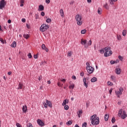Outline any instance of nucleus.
<instances>
[{"label": "nucleus", "instance_id": "35", "mask_svg": "<svg viewBox=\"0 0 127 127\" xmlns=\"http://www.w3.org/2000/svg\"><path fill=\"white\" fill-rule=\"evenodd\" d=\"M43 106L45 107V109H47V108H48L47 103H45V102H44V103H43Z\"/></svg>", "mask_w": 127, "mask_h": 127}, {"label": "nucleus", "instance_id": "11", "mask_svg": "<svg viewBox=\"0 0 127 127\" xmlns=\"http://www.w3.org/2000/svg\"><path fill=\"white\" fill-rule=\"evenodd\" d=\"M5 4H6V3L0 2V9H3V8H4Z\"/></svg>", "mask_w": 127, "mask_h": 127}, {"label": "nucleus", "instance_id": "61", "mask_svg": "<svg viewBox=\"0 0 127 127\" xmlns=\"http://www.w3.org/2000/svg\"><path fill=\"white\" fill-rule=\"evenodd\" d=\"M46 3H50V0H46Z\"/></svg>", "mask_w": 127, "mask_h": 127}, {"label": "nucleus", "instance_id": "19", "mask_svg": "<svg viewBox=\"0 0 127 127\" xmlns=\"http://www.w3.org/2000/svg\"><path fill=\"white\" fill-rule=\"evenodd\" d=\"M60 13L62 17H64V11H63V9H61L60 10Z\"/></svg>", "mask_w": 127, "mask_h": 127}, {"label": "nucleus", "instance_id": "5", "mask_svg": "<svg viewBox=\"0 0 127 127\" xmlns=\"http://www.w3.org/2000/svg\"><path fill=\"white\" fill-rule=\"evenodd\" d=\"M123 92H124V88L123 87L120 88L119 91L115 92L118 98H120L121 97L120 96L123 95Z\"/></svg>", "mask_w": 127, "mask_h": 127}, {"label": "nucleus", "instance_id": "22", "mask_svg": "<svg viewBox=\"0 0 127 127\" xmlns=\"http://www.w3.org/2000/svg\"><path fill=\"white\" fill-rule=\"evenodd\" d=\"M11 46L13 48H14L15 47H16V42L15 41H13L12 44L11 45Z\"/></svg>", "mask_w": 127, "mask_h": 127}, {"label": "nucleus", "instance_id": "13", "mask_svg": "<svg viewBox=\"0 0 127 127\" xmlns=\"http://www.w3.org/2000/svg\"><path fill=\"white\" fill-rule=\"evenodd\" d=\"M27 111V106H26V105L23 106V107H22V112L23 113H26Z\"/></svg>", "mask_w": 127, "mask_h": 127}, {"label": "nucleus", "instance_id": "38", "mask_svg": "<svg viewBox=\"0 0 127 127\" xmlns=\"http://www.w3.org/2000/svg\"><path fill=\"white\" fill-rule=\"evenodd\" d=\"M46 48V47L45 46V45L44 44L42 45V49H43V50H45V49Z\"/></svg>", "mask_w": 127, "mask_h": 127}, {"label": "nucleus", "instance_id": "43", "mask_svg": "<svg viewBox=\"0 0 127 127\" xmlns=\"http://www.w3.org/2000/svg\"><path fill=\"white\" fill-rule=\"evenodd\" d=\"M0 41L2 43V44H4V41H3V39L1 38H0Z\"/></svg>", "mask_w": 127, "mask_h": 127}, {"label": "nucleus", "instance_id": "47", "mask_svg": "<svg viewBox=\"0 0 127 127\" xmlns=\"http://www.w3.org/2000/svg\"><path fill=\"white\" fill-rule=\"evenodd\" d=\"M39 16H38V15L37 14H36L35 15V19H37L38 18H39Z\"/></svg>", "mask_w": 127, "mask_h": 127}, {"label": "nucleus", "instance_id": "44", "mask_svg": "<svg viewBox=\"0 0 127 127\" xmlns=\"http://www.w3.org/2000/svg\"><path fill=\"white\" fill-rule=\"evenodd\" d=\"M27 127H33L32 126V124L31 123H28Z\"/></svg>", "mask_w": 127, "mask_h": 127}, {"label": "nucleus", "instance_id": "24", "mask_svg": "<svg viewBox=\"0 0 127 127\" xmlns=\"http://www.w3.org/2000/svg\"><path fill=\"white\" fill-rule=\"evenodd\" d=\"M23 37L25 38V39H28V38H29V35L27 34H24L23 35Z\"/></svg>", "mask_w": 127, "mask_h": 127}, {"label": "nucleus", "instance_id": "63", "mask_svg": "<svg viewBox=\"0 0 127 127\" xmlns=\"http://www.w3.org/2000/svg\"><path fill=\"white\" fill-rule=\"evenodd\" d=\"M80 76H81V77H83L84 76V72H81Z\"/></svg>", "mask_w": 127, "mask_h": 127}, {"label": "nucleus", "instance_id": "8", "mask_svg": "<svg viewBox=\"0 0 127 127\" xmlns=\"http://www.w3.org/2000/svg\"><path fill=\"white\" fill-rule=\"evenodd\" d=\"M80 43L82 45H84L85 48H88V45L86 44V43H87V40H83V39H82L80 41Z\"/></svg>", "mask_w": 127, "mask_h": 127}, {"label": "nucleus", "instance_id": "58", "mask_svg": "<svg viewBox=\"0 0 127 127\" xmlns=\"http://www.w3.org/2000/svg\"><path fill=\"white\" fill-rule=\"evenodd\" d=\"M0 3H6L4 0H1Z\"/></svg>", "mask_w": 127, "mask_h": 127}, {"label": "nucleus", "instance_id": "16", "mask_svg": "<svg viewBox=\"0 0 127 127\" xmlns=\"http://www.w3.org/2000/svg\"><path fill=\"white\" fill-rule=\"evenodd\" d=\"M98 79L96 77H93V78H91V82L92 83H95V82H97Z\"/></svg>", "mask_w": 127, "mask_h": 127}, {"label": "nucleus", "instance_id": "56", "mask_svg": "<svg viewBox=\"0 0 127 127\" xmlns=\"http://www.w3.org/2000/svg\"><path fill=\"white\" fill-rule=\"evenodd\" d=\"M72 79L73 80H76V76L75 75H72Z\"/></svg>", "mask_w": 127, "mask_h": 127}, {"label": "nucleus", "instance_id": "20", "mask_svg": "<svg viewBox=\"0 0 127 127\" xmlns=\"http://www.w3.org/2000/svg\"><path fill=\"white\" fill-rule=\"evenodd\" d=\"M111 80L113 81V82H116V76L114 75H111L110 77Z\"/></svg>", "mask_w": 127, "mask_h": 127}, {"label": "nucleus", "instance_id": "50", "mask_svg": "<svg viewBox=\"0 0 127 127\" xmlns=\"http://www.w3.org/2000/svg\"><path fill=\"white\" fill-rule=\"evenodd\" d=\"M117 38L118 40H121V39H122V37H121V35L117 36Z\"/></svg>", "mask_w": 127, "mask_h": 127}, {"label": "nucleus", "instance_id": "28", "mask_svg": "<svg viewBox=\"0 0 127 127\" xmlns=\"http://www.w3.org/2000/svg\"><path fill=\"white\" fill-rule=\"evenodd\" d=\"M86 32H87V30L86 29H83L81 31V34H85V33H86Z\"/></svg>", "mask_w": 127, "mask_h": 127}, {"label": "nucleus", "instance_id": "37", "mask_svg": "<svg viewBox=\"0 0 127 127\" xmlns=\"http://www.w3.org/2000/svg\"><path fill=\"white\" fill-rule=\"evenodd\" d=\"M107 84H108V86H113V83H112V82H111V81H108Z\"/></svg>", "mask_w": 127, "mask_h": 127}, {"label": "nucleus", "instance_id": "4", "mask_svg": "<svg viewBox=\"0 0 127 127\" xmlns=\"http://www.w3.org/2000/svg\"><path fill=\"white\" fill-rule=\"evenodd\" d=\"M49 28L48 25L43 24L40 27V31L42 32H44V31H46V30Z\"/></svg>", "mask_w": 127, "mask_h": 127}, {"label": "nucleus", "instance_id": "34", "mask_svg": "<svg viewBox=\"0 0 127 127\" xmlns=\"http://www.w3.org/2000/svg\"><path fill=\"white\" fill-rule=\"evenodd\" d=\"M104 6L106 9H109V6H108V3H105Z\"/></svg>", "mask_w": 127, "mask_h": 127}, {"label": "nucleus", "instance_id": "46", "mask_svg": "<svg viewBox=\"0 0 127 127\" xmlns=\"http://www.w3.org/2000/svg\"><path fill=\"white\" fill-rule=\"evenodd\" d=\"M118 58H119V59H120V60H121V61H123V59H124L123 58V57H122V56H119L118 57Z\"/></svg>", "mask_w": 127, "mask_h": 127}, {"label": "nucleus", "instance_id": "55", "mask_svg": "<svg viewBox=\"0 0 127 127\" xmlns=\"http://www.w3.org/2000/svg\"><path fill=\"white\" fill-rule=\"evenodd\" d=\"M34 58L35 59H37V58H38V56H37V55H34Z\"/></svg>", "mask_w": 127, "mask_h": 127}, {"label": "nucleus", "instance_id": "54", "mask_svg": "<svg viewBox=\"0 0 127 127\" xmlns=\"http://www.w3.org/2000/svg\"><path fill=\"white\" fill-rule=\"evenodd\" d=\"M41 15H42V16H44L45 15V13H44V12H41Z\"/></svg>", "mask_w": 127, "mask_h": 127}, {"label": "nucleus", "instance_id": "40", "mask_svg": "<svg viewBox=\"0 0 127 127\" xmlns=\"http://www.w3.org/2000/svg\"><path fill=\"white\" fill-rule=\"evenodd\" d=\"M46 22H47V23H49L50 22H51V19L50 18L47 19Z\"/></svg>", "mask_w": 127, "mask_h": 127}, {"label": "nucleus", "instance_id": "25", "mask_svg": "<svg viewBox=\"0 0 127 127\" xmlns=\"http://www.w3.org/2000/svg\"><path fill=\"white\" fill-rule=\"evenodd\" d=\"M105 122H108V120H109V115H108L107 114H106L105 115Z\"/></svg>", "mask_w": 127, "mask_h": 127}, {"label": "nucleus", "instance_id": "23", "mask_svg": "<svg viewBox=\"0 0 127 127\" xmlns=\"http://www.w3.org/2000/svg\"><path fill=\"white\" fill-rule=\"evenodd\" d=\"M102 11H103V10L101 8H98L97 12L98 14H102Z\"/></svg>", "mask_w": 127, "mask_h": 127}, {"label": "nucleus", "instance_id": "57", "mask_svg": "<svg viewBox=\"0 0 127 127\" xmlns=\"http://www.w3.org/2000/svg\"><path fill=\"white\" fill-rule=\"evenodd\" d=\"M86 64L87 65L86 67H90L91 66H90V63H89L87 62Z\"/></svg>", "mask_w": 127, "mask_h": 127}, {"label": "nucleus", "instance_id": "51", "mask_svg": "<svg viewBox=\"0 0 127 127\" xmlns=\"http://www.w3.org/2000/svg\"><path fill=\"white\" fill-rule=\"evenodd\" d=\"M26 26L27 28H28V29H29L30 28V25H29V24H26Z\"/></svg>", "mask_w": 127, "mask_h": 127}, {"label": "nucleus", "instance_id": "41", "mask_svg": "<svg viewBox=\"0 0 127 127\" xmlns=\"http://www.w3.org/2000/svg\"><path fill=\"white\" fill-rule=\"evenodd\" d=\"M67 56H69V57L72 56V52H69L67 54Z\"/></svg>", "mask_w": 127, "mask_h": 127}, {"label": "nucleus", "instance_id": "18", "mask_svg": "<svg viewBox=\"0 0 127 127\" xmlns=\"http://www.w3.org/2000/svg\"><path fill=\"white\" fill-rule=\"evenodd\" d=\"M22 87H23V84L21 83H19L17 90H21L22 89Z\"/></svg>", "mask_w": 127, "mask_h": 127}, {"label": "nucleus", "instance_id": "64", "mask_svg": "<svg viewBox=\"0 0 127 127\" xmlns=\"http://www.w3.org/2000/svg\"><path fill=\"white\" fill-rule=\"evenodd\" d=\"M20 3H24V0H21Z\"/></svg>", "mask_w": 127, "mask_h": 127}, {"label": "nucleus", "instance_id": "33", "mask_svg": "<svg viewBox=\"0 0 127 127\" xmlns=\"http://www.w3.org/2000/svg\"><path fill=\"white\" fill-rule=\"evenodd\" d=\"M111 122L112 123V124H115V123H116V119H115V117H113L112 120H111Z\"/></svg>", "mask_w": 127, "mask_h": 127}, {"label": "nucleus", "instance_id": "21", "mask_svg": "<svg viewBox=\"0 0 127 127\" xmlns=\"http://www.w3.org/2000/svg\"><path fill=\"white\" fill-rule=\"evenodd\" d=\"M82 114H83V112L82 111V110H80L77 112V115L78 118H80L81 117Z\"/></svg>", "mask_w": 127, "mask_h": 127}, {"label": "nucleus", "instance_id": "10", "mask_svg": "<svg viewBox=\"0 0 127 127\" xmlns=\"http://www.w3.org/2000/svg\"><path fill=\"white\" fill-rule=\"evenodd\" d=\"M127 117V113H126V111H123V114L122 115H121V119H123V120H125Z\"/></svg>", "mask_w": 127, "mask_h": 127}, {"label": "nucleus", "instance_id": "42", "mask_svg": "<svg viewBox=\"0 0 127 127\" xmlns=\"http://www.w3.org/2000/svg\"><path fill=\"white\" fill-rule=\"evenodd\" d=\"M28 57L29 59H30L31 58H32V55H31V53H29L28 55Z\"/></svg>", "mask_w": 127, "mask_h": 127}, {"label": "nucleus", "instance_id": "1", "mask_svg": "<svg viewBox=\"0 0 127 127\" xmlns=\"http://www.w3.org/2000/svg\"><path fill=\"white\" fill-rule=\"evenodd\" d=\"M90 121H91V125L93 126H97L100 124V118L97 117L96 114L91 116Z\"/></svg>", "mask_w": 127, "mask_h": 127}, {"label": "nucleus", "instance_id": "14", "mask_svg": "<svg viewBox=\"0 0 127 127\" xmlns=\"http://www.w3.org/2000/svg\"><path fill=\"white\" fill-rule=\"evenodd\" d=\"M116 74H117V75H120V74H121V68H116Z\"/></svg>", "mask_w": 127, "mask_h": 127}, {"label": "nucleus", "instance_id": "7", "mask_svg": "<svg viewBox=\"0 0 127 127\" xmlns=\"http://www.w3.org/2000/svg\"><path fill=\"white\" fill-rule=\"evenodd\" d=\"M86 69L89 74H93V72H94V67L92 66H86Z\"/></svg>", "mask_w": 127, "mask_h": 127}, {"label": "nucleus", "instance_id": "26", "mask_svg": "<svg viewBox=\"0 0 127 127\" xmlns=\"http://www.w3.org/2000/svg\"><path fill=\"white\" fill-rule=\"evenodd\" d=\"M114 1H118V0H109L110 3L111 4H114Z\"/></svg>", "mask_w": 127, "mask_h": 127}, {"label": "nucleus", "instance_id": "49", "mask_svg": "<svg viewBox=\"0 0 127 127\" xmlns=\"http://www.w3.org/2000/svg\"><path fill=\"white\" fill-rule=\"evenodd\" d=\"M113 92V89L112 88H111L110 90H109V94L110 95H112V92Z\"/></svg>", "mask_w": 127, "mask_h": 127}, {"label": "nucleus", "instance_id": "36", "mask_svg": "<svg viewBox=\"0 0 127 127\" xmlns=\"http://www.w3.org/2000/svg\"><path fill=\"white\" fill-rule=\"evenodd\" d=\"M91 45H92V40H90L88 41L87 46H91Z\"/></svg>", "mask_w": 127, "mask_h": 127}, {"label": "nucleus", "instance_id": "32", "mask_svg": "<svg viewBox=\"0 0 127 127\" xmlns=\"http://www.w3.org/2000/svg\"><path fill=\"white\" fill-rule=\"evenodd\" d=\"M64 109L65 111H68L69 110V106L68 105H64Z\"/></svg>", "mask_w": 127, "mask_h": 127}, {"label": "nucleus", "instance_id": "12", "mask_svg": "<svg viewBox=\"0 0 127 127\" xmlns=\"http://www.w3.org/2000/svg\"><path fill=\"white\" fill-rule=\"evenodd\" d=\"M39 11H42V10H44V6L42 5H39V8L38 9Z\"/></svg>", "mask_w": 127, "mask_h": 127}, {"label": "nucleus", "instance_id": "31", "mask_svg": "<svg viewBox=\"0 0 127 127\" xmlns=\"http://www.w3.org/2000/svg\"><path fill=\"white\" fill-rule=\"evenodd\" d=\"M66 126H71L72 125V121H69L67 122H66Z\"/></svg>", "mask_w": 127, "mask_h": 127}, {"label": "nucleus", "instance_id": "30", "mask_svg": "<svg viewBox=\"0 0 127 127\" xmlns=\"http://www.w3.org/2000/svg\"><path fill=\"white\" fill-rule=\"evenodd\" d=\"M74 87H75V84L72 83V84H70V85L69 86V89H73V88H74Z\"/></svg>", "mask_w": 127, "mask_h": 127}, {"label": "nucleus", "instance_id": "29", "mask_svg": "<svg viewBox=\"0 0 127 127\" xmlns=\"http://www.w3.org/2000/svg\"><path fill=\"white\" fill-rule=\"evenodd\" d=\"M122 113H123V109H121V110L119 111V113H118V116H119V117H121V116H122Z\"/></svg>", "mask_w": 127, "mask_h": 127}, {"label": "nucleus", "instance_id": "52", "mask_svg": "<svg viewBox=\"0 0 127 127\" xmlns=\"http://www.w3.org/2000/svg\"><path fill=\"white\" fill-rule=\"evenodd\" d=\"M16 126L17 127H21V125H20L19 124V123H17V124H16Z\"/></svg>", "mask_w": 127, "mask_h": 127}, {"label": "nucleus", "instance_id": "59", "mask_svg": "<svg viewBox=\"0 0 127 127\" xmlns=\"http://www.w3.org/2000/svg\"><path fill=\"white\" fill-rule=\"evenodd\" d=\"M70 5H73L74 4V1H71L70 2Z\"/></svg>", "mask_w": 127, "mask_h": 127}, {"label": "nucleus", "instance_id": "15", "mask_svg": "<svg viewBox=\"0 0 127 127\" xmlns=\"http://www.w3.org/2000/svg\"><path fill=\"white\" fill-rule=\"evenodd\" d=\"M46 103L47 104L48 107H49L50 108H52V103H51V102L47 100Z\"/></svg>", "mask_w": 127, "mask_h": 127}, {"label": "nucleus", "instance_id": "2", "mask_svg": "<svg viewBox=\"0 0 127 127\" xmlns=\"http://www.w3.org/2000/svg\"><path fill=\"white\" fill-rule=\"evenodd\" d=\"M75 20L77 25H82V23H83V19L81 15L79 14H77L75 16Z\"/></svg>", "mask_w": 127, "mask_h": 127}, {"label": "nucleus", "instance_id": "17", "mask_svg": "<svg viewBox=\"0 0 127 127\" xmlns=\"http://www.w3.org/2000/svg\"><path fill=\"white\" fill-rule=\"evenodd\" d=\"M69 103V100H67V99H65L64 100L63 103H62V106H66V104H68Z\"/></svg>", "mask_w": 127, "mask_h": 127}, {"label": "nucleus", "instance_id": "53", "mask_svg": "<svg viewBox=\"0 0 127 127\" xmlns=\"http://www.w3.org/2000/svg\"><path fill=\"white\" fill-rule=\"evenodd\" d=\"M21 21L22 22H25V21H26V20L25 19V18H22L21 19Z\"/></svg>", "mask_w": 127, "mask_h": 127}, {"label": "nucleus", "instance_id": "39", "mask_svg": "<svg viewBox=\"0 0 127 127\" xmlns=\"http://www.w3.org/2000/svg\"><path fill=\"white\" fill-rule=\"evenodd\" d=\"M100 53H101V54H103V53H105V49H102L101 50H100Z\"/></svg>", "mask_w": 127, "mask_h": 127}, {"label": "nucleus", "instance_id": "48", "mask_svg": "<svg viewBox=\"0 0 127 127\" xmlns=\"http://www.w3.org/2000/svg\"><path fill=\"white\" fill-rule=\"evenodd\" d=\"M115 61H111L110 62V64H111V65L115 64Z\"/></svg>", "mask_w": 127, "mask_h": 127}, {"label": "nucleus", "instance_id": "6", "mask_svg": "<svg viewBox=\"0 0 127 127\" xmlns=\"http://www.w3.org/2000/svg\"><path fill=\"white\" fill-rule=\"evenodd\" d=\"M89 78H86L85 77L83 78V85L85 88L87 89L88 88V84H89Z\"/></svg>", "mask_w": 127, "mask_h": 127}, {"label": "nucleus", "instance_id": "60", "mask_svg": "<svg viewBox=\"0 0 127 127\" xmlns=\"http://www.w3.org/2000/svg\"><path fill=\"white\" fill-rule=\"evenodd\" d=\"M45 64H46V62H42V65H45Z\"/></svg>", "mask_w": 127, "mask_h": 127}, {"label": "nucleus", "instance_id": "3", "mask_svg": "<svg viewBox=\"0 0 127 127\" xmlns=\"http://www.w3.org/2000/svg\"><path fill=\"white\" fill-rule=\"evenodd\" d=\"M104 50H105L104 56L105 57L111 56V55L113 54V52L111 51V47H105L104 49Z\"/></svg>", "mask_w": 127, "mask_h": 127}, {"label": "nucleus", "instance_id": "9", "mask_svg": "<svg viewBox=\"0 0 127 127\" xmlns=\"http://www.w3.org/2000/svg\"><path fill=\"white\" fill-rule=\"evenodd\" d=\"M37 123L38 125L40 126V127H44V123H43V122H42V121L40 119H38L37 121Z\"/></svg>", "mask_w": 127, "mask_h": 127}, {"label": "nucleus", "instance_id": "45", "mask_svg": "<svg viewBox=\"0 0 127 127\" xmlns=\"http://www.w3.org/2000/svg\"><path fill=\"white\" fill-rule=\"evenodd\" d=\"M82 127H87V123L85 122L82 124Z\"/></svg>", "mask_w": 127, "mask_h": 127}, {"label": "nucleus", "instance_id": "27", "mask_svg": "<svg viewBox=\"0 0 127 127\" xmlns=\"http://www.w3.org/2000/svg\"><path fill=\"white\" fill-rule=\"evenodd\" d=\"M122 35L123 36H126V35H127V30H124L123 31Z\"/></svg>", "mask_w": 127, "mask_h": 127}, {"label": "nucleus", "instance_id": "62", "mask_svg": "<svg viewBox=\"0 0 127 127\" xmlns=\"http://www.w3.org/2000/svg\"><path fill=\"white\" fill-rule=\"evenodd\" d=\"M58 86H59V87H61V83H60V82H58Z\"/></svg>", "mask_w": 127, "mask_h": 127}]
</instances>
